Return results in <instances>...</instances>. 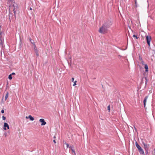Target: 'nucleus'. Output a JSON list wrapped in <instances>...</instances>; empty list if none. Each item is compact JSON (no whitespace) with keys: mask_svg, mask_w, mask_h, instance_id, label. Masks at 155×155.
Wrapping results in <instances>:
<instances>
[{"mask_svg":"<svg viewBox=\"0 0 155 155\" xmlns=\"http://www.w3.org/2000/svg\"><path fill=\"white\" fill-rule=\"evenodd\" d=\"M107 28L104 26L103 25L100 28L99 32L102 34H104L107 32Z\"/></svg>","mask_w":155,"mask_h":155,"instance_id":"nucleus-1","label":"nucleus"},{"mask_svg":"<svg viewBox=\"0 0 155 155\" xmlns=\"http://www.w3.org/2000/svg\"><path fill=\"white\" fill-rule=\"evenodd\" d=\"M135 145L138 150V151L141 154L144 155V153L142 148L136 142L135 143Z\"/></svg>","mask_w":155,"mask_h":155,"instance_id":"nucleus-2","label":"nucleus"},{"mask_svg":"<svg viewBox=\"0 0 155 155\" xmlns=\"http://www.w3.org/2000/svg\"><path fill=\"white\" fill-rule=\"evenodd\" d=\"M142 143L143 145V148L145 150V153L146 154L148 153V151L150 145L149 144L145 143L144 142H142Z\"/></svg>","mask_w":155,"mask_h":155,"instance_id":"nucleus-3","label":"nucleus"},{"mask_svg":"<svg viewBox=\"0 0 155 155\" xmlns=\"http://www.w3.org/2000/svg\"><path fill=\"white\" fill-rule=\"evenodd\" d=\"M112 24L111 22L110 21H108L105 22L103 25L108 28L112 25Z\"/></svg>","mask_w":155,"mask_h":155,"instance_id":"nucleus-4","label":"nucleus"},{"mask_svg":"<svg viewBox=\"0 0 155 155\" xmlns=\"http://www.w3.org/2000/svg\"><path fill=\"white\" fill-rule=\"evenodd\" d=\"M151 39V37L150 36H146V40L147 43L149 46L150 45V42Z\"/></svg>","mask_w":155,"mask_h":155,"instance_id":"nucleus-5","label":"nucleus"},{"mask_svg":"<svg viewBox=\"0 0 155 155\" xmlns=\"http://www.w3.org/2000/svg\"><path fill=\"white\" fill-rule=\"evenodd\" d=\"M15 9V7L14 5H12L9 6V10L10 11H13L15 14L16 12Z\"/></svg>","mask_w":155,"mask_h":155,"instance_id":"nucleus-6","label":"nucleus"},{"mask_svg":"<svg viewBox=\"0 0 155 155\" xmlns=\"http://www.w3.org/2000/svg\"><path fill=\"white\" fill-rule=\"evenodd\" d=\"M39 121L41 123V125L42 126L44 125H45L46 124V122H45L44 119H40L39 120Z\"/></svg>","mask_w":155,"mask_h":155,"instance_id":"nucleus-7","label":"nucleus"},{"mask_svg":"<svg viewBox=\"0 0 155 155\" xmlns=\"http://www.w3.org/2000/svg\"><path fill=\"white\" fill-rule=\"evenodd\" d=\"M6 127H7V129H9V127L8 125V124L7 123L5 122L4 123V128H3L4 129V130H6Z\"/></svg>","mask_w":155,"mask_h":155,"instance_id":"nucleus-8","label":"nucleus"},{"mask_svg":"<svg viewBox=\"0 0 155 155\" xmlns=\"http://www.w3.org/2000/svg\"><path fill=\"white\" fill-rule=\"evenodd\" d=\"M148 96H146L144 98V99L143 100V102L144 105V107L145 108V107H146L147 101L148 98Z\"/></svg>","mask_w":155,"mask_h":155,"instance_id":"nucleus-9","label":"nucleus"},{"mask_svg":"<svg viewBox=\"0 0 155 155\" xmlns=\"http://www.w3.org/2000/svg\"><path fill=\"white\" fill-rule=\"evenodd\" d=\"M144 65L145 66V68L146 69V71L148 72V68L147 65V64H145Z\"/></svg>","mask_w":155,"mask_h":155,"instance_id":"nucleus-10","label":"nucleus"},{"mask_svg":"<svg viewBox=\"0 0 155 155\" xmlns=\"http://www.w3.org/2000/svg\"><path fill=\"white\" fill-rule=\"evenodd\" d=\"M28 118L30 119V120L32 121H33L34 120V118L33 117H32L31 115L28 116Z\"/></svg>","mask_w":155,"mask_h":155,"instance_id":"nucleus-11","label":"nucleus"},{"mask_svg":"<svg viewBox=\"0 0 155 155\" xmlns=\"http://www.w3.org/2000/svg\"><path fill=\"white\" fill-rule=\"evenodd\" d=\"M8 94H9L8 92H7L5 95V101H6L7 100V99L8 98Z\"/></svg>","mask_w":155,"mask_h":155,"instance_id":"nucleus-12","label":"nucleus"},{"mask_svg":"<svg viewBox=\"0 0 155 155\" xmlns=\"http://www.w3.org/2000/svg\"><path fill=\"white\" fill-rule=\"evenodd\" d=\"M69 148L71 149V150L72 151L73 153H74V155H76L75 152V151L71 147V146H70V147H69Z\"/></svg>","mask_w":155,"mask_h":155,"instance_id":"nucleus-13","label":"nucleus"},{"mask_svg":"<svg viewBox=\"0 0 155 155\" xmlns=\"http://www.w3.org/2000/svg\"><path fill=\"white\" fill-rule=\"evenodd\" d=\"M33 44L34 45V50L35 51H38L35 44L34 43Z\"/></svg>","mask_w":155,"mask_h":155,"instance_id":"nucleus-14","label":"nucleus"},{"mask_svg":"<svg viewBox=\"0 0 155 155\" xmlns=\"http://www.w3.org/2000/svg\"><path fill=\"white\" fill-rule=\"evenodd\" d=\"M8 78L9 80H10L12 79V74H10L9 75Z\"/></svg>","mask_w":155,"mask_h":155,"instance_id":"nucleus-15","label":"nucleus"},{"mask_svg":"<svg viewBox=\"0 0 155 155\" xmlns=\"http://www.w3.org/2000/svg\"><path fill=\"white\" fill-rule=\"evenodd\" d=\"M64 144L66 145L67 148H68V147L69 148V147H70V146H69V144H68V143H67L66 142L64 143Z\"/></svg>","mask_w":155,"mask_h":155,"instance_id":"nucleus-16","label":"nucleus"},{"mask_svg":"<svg viewBox=\"0 0 155 155\" xmlns=\"http://www.w3.org/2000/svg\"><path fill=\"white\" fill-rule=\"evenodd\" d=\"M35 53L36 54L37 56H39L38 51H35Z\"/></svg>","mask_w":155,"mask_h":155,"instance_id":"nucleus-17","label":"nucleus"},{"mask_svg":"<svg viewBox=\"0 0 155 155\" xmlns=\"http://www.w3.org/2000/svg\"><path fill=\"white\" fill-rule=\"evenodd\" d=\"M133 37L137 39H138V38L137 37V36L135 35H133Z\"/></svg>","mask_w":155,"mask_h":155,"instance_id":"nucleus-18","label":"nucleus"},{"mask_svg":"<svg viewBox=\"0 0 155 155\" xmlns=\"http://www.w3.org/2000/svg\"><path fill=\"white\" fill-rule=\"evenodd\" d=\"M107 110H109V111L110 112V105H109L107 107Z\"/></svg>","mask_w":155,"mask_h":155,"instance_id":"nucleus-19","label":"nucleus"},{"mask_svg":"<svg viewBox=\"0 0 155 155\" xmlns=\"http://www.w3.org/2000/svg\"><path fill=\"white\" fill-rule=\"evenodd\" d=\"M77 81H75L74 82V84L73 85V86H74L75 85H76V83L77 82Z\"/></svg>","mask_w":155,"mask_h":155,"instance_id":"nucleus-20","label":"nucleus"},{"mask_svg":"<svg viewBox=\"0 0 155 155\" xmlns=\"http://www.w3.org/2000/svg\"><path fill=\"white\" fill-rule=\"evenodd\" d=\"M145 80H146V82H145V84H147V78L146 77H145Z\"/></svg>","mask_w":155,"mask_h":155,"instance_id":"nucleus-21","label":"nucleus"},{"mask_svg":"<svg viewBox=\"0 0 155 155\" xmlns=\"http://www.w3.org/2000/svg\"><path fill=\"white\" fill-rule=\"evenodd\" d=\"M2 117V119L3 120H5L6 119V118L5 117H4V116H3Z\"/></svg>","mask_w":155,"mask_h":155,"instance_id":"nucleus-22","label":"nucleus"},{"mask_svg":"<svg viewBox=\"0 0 155 155\" xmlns=\"http://www.w3.org/2000/svg\"><path fill=\"white\" fill-rule=\"evenodd\" d=\"M2 40H0V43L1 45H2Z\"/></svg>","mask_w":155,"mask_h":155,"instance_id":"nucleus-23","label":"nucleus"},{"mask_svg":"<svg viewBox=\"0 0 155 155\" xmlns=\"http://www.w3.org/2000/svg\"><path fill=\"white\" fill-rule=\"evenodd\" d=\"M10 74H12V75H15V73H14V72H13L12 73Z\"/></svg>","mask_w":155,"mask_h":155,"instance_id":"nucleus-24","label":"nucleus"},{"mask_svg":"<svg viewBox=\"0 0 155 155\" xmlns=\"http://www.w3.org/2000/svg\"><path fill=\"white\" fill-rule=\"evenodd\" d=\"M71 79H72V82L74 81V78H71Z\"/></svg>","mask_w":155,"mask_h":155,"instance_id":"nucleus-25","label":"nucleus"},{"mask_svg":"<svg viewBox=\"0 0 155 155\" xmlns=\"http://www.w3.org/2000/svg\"><path fill=\"white\" fill-rule=\"evenodd\" d=\"M1 112L2 113H3L4 112V110H1Z\"/></svg>","mask_w":155,"mask_h":155,"instance_id":"nucleus-26","label":"nucleus"},{"mask_svg":"<svg viewBox=\"0 0 155 155\" xmlns=\"http://www.w3.org/2000/svg\"><path fill=\"white\" fill-rule=\"evenodd\" d=\"M53 142H54V143H56V141H55V140H53Z\"/></svg>","mask_w":155,"mask_h":155,"instance_id":"nucleus-27","label":"nucleus"},{"mask_svg":"<svg viewBox=\"0 0 155 155\" xmlns=\"http://www.w3.org/2000/svg\"><path fill=\"white\" fill-rule=\"evenodd\" d=\"M141 62H142V64H143V65L145 64H144V62H143V61H142Z\"/></svg>","mask_w":155,"mask_h":155,"instance_id":"nucleus-28","label":"nucleus"},{"mask_svg":"<svg viewBox=\"0 0 155 155\" xmlns=\"http://www.w3.org/2000/svg\"><path fill=\"white\" fill-rule=\"evenodd\" d=\"M1 26H0V34H1Z\"/></svg>","mask_w":155,"mask_h":155,"instance_id":"nucleus-29","label":"nucleus"},{"mask_svg":"<svg viewBox=\"0 0 155 155\" xmlns=\"http://www.w3.org/2000/svg\"><path fill=\"white\" fill-rule=\"evenodd\" d=\"M142 39H143V40H144V37H142Z\"/></svg>","mask_w":155,"mask_h":155,"instance_id":"nucleus-30","label":"nucleus"},{"mask_svg":"<svg viewBox=\"0 0 155 155\" xmlns=\"http://www.w3.org/2000/svg\"><path fill=\"white\" fill-rule=\"evenodd\" d=\"M54 137V138L55 139V138H56V136H54V137Z\"/></svg>","mask_w":155,"mask_h":155,"instance_id":"nucleus-31","label":"nucleus"},{"mask_svg":"<svg viewBox=\"0 0 155 155\" xmlns=\"http://www.w3.org/2000/svg\"><path fill=\"white\" fill-rule=\"evenodd\" d=\"M28 117L27 116L26 117V119H28Z\"/></svg>","mask_w":155,"mask_h":155,"instance_id":"nucleus-32","label":"nucleus"},{"mask_svg":"<svg viewBox=\"0 0 155 155\" xmlns=\"http://www.w3.org/2000/svg\"><path fill=\"white\" fill-rule=\"evenodd\" d=\"M30 10H32V8H30Z\"/></svg>","mask_w":155,"mask_h":155,"instance_id":"nucleus-33","label":"nucleus"},{"mask_svg":"<svg viewBox=\"0 0 155 155\" xmlns=\"http://www.w3.org/2000/svg\"><path fill=\"white\" fill-rule=\"evenodd\" d=\"M30 41H31V38H30Z\"/></svg>","mask_w":155,"mask_h":155,"instance_id":"nucleus-34","label":"nucleus"},{"mask_svg":"<svg viewBox=\"0 0 155 155\" xmlns=\"http://www.w3.org/2000/svg\"><path fill=\"white\" fill-rule=\"evenodd\" d=\"M135 4H136V3H137V2H136V1H135Z\"/></svg>","mask_w":155,"mask_h":155,"instance_id":"nucleus-35","label":"nucleus"}]
</instances>
